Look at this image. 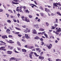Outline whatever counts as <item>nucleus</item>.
<instances>
[{
  "mask_svg": "<svg viewBox=\"0 0 61 61\" xmlns=\"http://www.w3.org/2000/svg\"><path fill=\"white\" fill-rule=\"evenodd\" d=\"M26 30H27V32L29 33L30 32V30L28 29V28H26Z\"/></svg>",
  "mask_w": 61,
  "mask_h": 61,
  "instance_id": "obj_19",
  "label": "nucleus"
},
{
  "mask_svg": "<svg viewBox=\"0 0 61 61\" xmlns=\"http://www.w3.org/2000/svg\"><path fill=\"white\" fill-rule=\"evenodd\" d=\"M17 48L18 50H19V51H20V50H21V48H20L17 47Z\"/></svg>",
  "mask_w": 61,
  "mask_h": 61,
  "instance_id": "obj_38",
  "label": "nucleus"
},
{
  "mask_svg": "<svg viewBox=\"0 0 61 61\" xmlns=\"http://www.w3.org/2000/svg\"><path fill=\"white\" fill-rule=\"evenodd\" d=\"M3 10H2V9H0V12H3Z\"/></svg>",
  "mask_w": 61,
  "mask_h": 61,
  "instance_id": "obj_59",
  "label": "nucleus"
},
{
  "mask_svg": "<svg viewBox=\"0 0 61 61\" xmlns=\"http://www.w3.org/2000/svg\"><path fill=\"white\" fill-rule=\"evenodd\" d=\"M17 44L18 46H21V44L19 42L17 41Z\"/></svg>",
  "mask_w": 61,
  "mask_h": 61,
  "instance_id": "obj_17",
  "label": "nucleus"
},
{
  "mask_svg": "<svg viewBox=\"0 0 61 61\" xmlns=\"http://www.w3.org/2000/svg\"><path fill=\"white\" fill-rule=\"evenodd\" d=\"M2 38L3 39H5V38H8L6 35H4L2 36Z\"/></svg>",
  "mask_w": 61,
  "mask_h": 61,
  "instance_id": "obj_5",
  "label": "nucleus"
},
{
  "mask_svg": "<svg viewBox=\"0 0 61 61\" xmlns=\"http://www.w3.org/2000/svg\"><path fill=\"white\" fill-rule=\"evenodd\" d=\"M52 45L51 44H50L48 46V48L49 49H51V47H52Z\"/></svg>",
  "mask_w": 61,
  "mask_h": 61,
  "instance_id": "obj_10",
  "label": "nucleus"
},
{
  "mask_svg": "<svg viewBox=\"0 0 61 61\" xmlns=\"http://www.w3.org/2000/svg\"><path fill=\"white\" fill-rule=\"evenodd\" d=\"M56 61H61V60L60 59H57L56 60Z\"/></svg>",
  "mask_w": 61,
  "mask_h": 61,
  "instance_id": "obj_36",
  "label": "nucleus"
},
{
  "mask_svg": "<svg viewBox=\"0 0 61 61\" xmlns=\"http://www.w3.org/2000/svg\"><path fill=\"white\" fill-rule=\"evenodd\" d=\"M6 15H7V17H9V14L7 13H6Z\"/></svg>",
  "mask_w": 61,
  "mask_h": 61,
  "instance_id": "obj_39",
  "label": "nucleus"
},
{
  "mask_svg": "<svg viewBox=\"0 0 61 61\" xmlns=\"http://www.w3.org/2000/svg\"><path fill=\"white\" fill-rule=\"evenodd\" d=\"M18 36L19 37H21V36H21L20 35V34H18Z\"/></svg>",
  "mask_w": 61,
  "mask_h": 61,
  "instance_id": "obj_63",
  "label": "nucleus"
},
{
  "mask_svg": "<svg viewBox=\"0 0 61 61\" xmlns=\"http://www.w3.org/2000/svg\"><path fill=\"white\" fill-rule=\"evenodd\" d=\"M25 37L27 39H29L30 38L29 36H28V35L27 34H25Z\"/></svg>",
  "mask_w": 61,
  "mask_h": 61,
  "instance_id": "obj_7",
  "label": "nucleus"
},
{
  "mask_svg": "<svg viewBox=\"0 0 61 61\" xmlns=\"http://www.w3.org/2000/svg\"><path fill=\"white\" fill-rule=\"evenodd\" d=\"M0 42H1V43H3V44H5V45H6V43L3 42V41H0Z\"/></svg>",
  "mask_w": 61,
  "mask_h": 61,
  "instance_id": "obj_40",
  "label": "nucleus"
},
{
  "mask_svg": "<svg viewBox=\"0 0 61 61\" xmlns=\"http://www.w3.org/2000/svg\"><path fill=\"white\" fill-rule=\"evenodd\" d=\"M58 28H56V30H57V32H60V31H61V29L60 28H59V29L57 30Z\"/></svg>",
  "mask_w": 61,
  "mask_h": 61,
  "instance_id": "obj_4",
  "label": "nucleus"
},
{
  "mask_svg": "<svg viewBox=\"0 0 61 61\" xmlns=\"http://www.w3.org/2000/svg\"><path fill=\"white\" fill-rule=\"evenodd\" d=\"M34 46H30L29 47V48L30 49H33V48H34Z\"/></svg>",
  "mask_w": 61,
  "mask_h": 61,
  "instance_id": "obj_26",
  "label": "nucleus"
},
{
  "mask_svg": "<svg viewBox=\"0 0 61 61\" xmlns=\"http://www.w3.org/2000/svg\"><path fill=\"white\" fill-rule=\"evenodd\" d=\"M45 33V32L44 31L43 32H40L38 33V34L39 35H40V34H41V35H44V33Z\"/></svg>",
  "mask_w": 61,
  "mask_h": 61,
  "instance_id": "obj_13",
  "label": "nucleus"
},
{
  "mask_svg": "<svg viewBox=\"0 0 61 61\" xmlns=\"http://www.w3.org/2000/svg\"><path fill=\"white\" fill-rule=\"evenodd\" d=\"M55 23H56H56L57 24V23H58V19H56V20Z\"/></svg>",
  "mask_w": 61,
  "mask_h": 61,
  "instance_id": "obj_29",
  "label": "nucleus"
},
{
  "mask_svg": "<svg viewBox=\"0 0 61 61\" xmlns=\"http://www.w3.org/2000/svg\"><path fill=\"white\" fill-rule=\"evenodd\" d=\"M40 40H41V41H43V39L42 38H41L40 39Z\"/></svg>",
  "mask_w": 61,
  "mask_h": 61,
  "instance_id": "obj_58",
  "label": "nucleus"
},
{
  "mask_svg": "<svg viewBox=\"0 0 61 61\" xmlns=\"http://www.w3.org/2000/svg\"><path fill=\"white\" fill-rule=\"evenodd\" d=\"M25 11L26 12V13H29V11H28V10H25Z\"/></svg>",
  "mask_w": 61,
  "mask_h": 61,
  "instance_id": "obj_31",
  "label": "nucleus"
},
{
  "mask_svg": "<svg viewBox=\"0 0 61 61\" xmlns=\"http://www.w3.org/2000/svg\"><path fill=\"white\" fill-rule=\"evenodd\" d=\"M41 45H44V43L43 42H41Z\"/></svg>",
  "mask_w": 61,
  "mask_h": 61,
  "instance_id": "obj_51",
  "label": "nucleus"
},
{
  "mask_svg": "<svg viewBox=\"0 0 61 61\" xmlns=\"http://www.w3.org/2000/svg\"><path fill=\"white\" fill-rule=\"evenodd\" d=\"M17 15L18 16V17H19V16H20V15L18 13Z\"/></svg>",
  "mask_w": 61,
  "mask_h": 61,
  "instance_id": "obj_49",
  "label": "nucleus"
},
{
  "mask_svg": "<svg viewBox=\"0 0 61 61\" xmlns=\"http://www.w3.org/2000/svg\"><path fill=\"white\" fill-rule=\"evenodd\" d=\"M36 30H34L33 32V34H37V32H36Z\"/></svg>",
  "mask_w": 61,
  "mask_h": 61,
  "instance_id": "obj_12",
  "label": "nucleus"
},
{
  "mask_svg": "<svg viewBox=\"0 0 61 61\" xmlns=\"http://www.w3.org/2000/svg\"><path fill=\"white\" fill-rule=\"evenodd\" d=\"M35 46H36V47H39L38 45L37 44H35Z\"/></svg>",
  "mask_w": 61,
  "mask_h": 61,
  "instance_id": "obj_43",
  "label": "nucleus"
},
{
  "mask_svg": "<svg viewBox=\"0 0 61 61\" xmlns=\"http://www.w3.org/2000/svg\"><path fill=\"white\" fill-rule=\"evenodd\" d=\"M3 61H7V60H5V59H3Z\"/></svg>",
  "mask_w": 61,
  "mask_h": 61,
  "instance_id": "obj_64",
  "label": "nucleus"
},
{
  "mask_svg": "<svg viewBox=\"0 0 61 61\" xmlns=\"http://www.w3.org/2000/svg\"><path fill=\"white\" fill-rule=\"evenodd\" d=\"M25 25H23L22 26V27H23V28H25Z\"/></svg>",
  "mask_w": 61,
  "mask_h": 61,
  "instance_id": "obj_60",
  "label": "nucleus"
},
{
  "mask_svg": "<svg viewBox=\"0 0 61 61\" xmlns=\"http://www.w3.org/2000/svg\"><path fill=\"white\" fill-rule=\"evenodd\" d=\"M9 42L10 43H11V44H13V43L14 44V42L13 41H9Z\"/></svg>",
  "mask_w": 61,
  "mask_h": 61,
  "instance_id": "obj_47",
  "label": "nucleus"
},
{
  "mask_svg": "<svg viewBox=\"0 0 61 61\" xmlns=\"http://www.w3.org/2000/svg\"><path fill=\"white\" fill-rule=\"evenodd\" d=\"M57 31H56V32L55 33V34H57V35H58V33H57Z\"/></svg>",
  "mask_w": 61,
  "mask_h": 61,
  "instance_id": "obj_62",
  "label": "nucleus"
},
{
  "mask_svg": "<svg viewBox=\"0 0 61 61\" xmlns=\"http://www.w3.org/2000/svg\"><path fill=\"white\" fill-rule=\"evenodd\" d=\"M57 14H58V15H60V16H61V14L60 13V12H56Z\"/></svg>",
  "mask_w": 61,
  "mask_h": 61,
  "instance_id": "obj_21",
  "label": "nucleus"
},
{
  "mask_svg": "<svg viewBox=\"0 0 61 61\" xmlns=\"http://www.w3.org/2000/svg\"><path fill=\"white\" fill-rule=\"evenodd\" d=\"M8 11H9L10 12H11V13H13V11H12V10H8Z\"/></svg>",
  "mask_w": 61,
  "mask_h": 61,
  "instance_id": "obj_32",
  "label": "nucleus"
},
{
  "mask_svg": "<svg viewBox=\"0 0 61 61\" xmlns=\"http://www.w3.org/2000/svg\"><path fill=\"white\" fill-rule=\"evenodd\" d=\"M40 31H44V29L41 28L40 29Z\"/></svg>",
  "mask_w": 61,
  "mask_h": 61,
  "instance_id": "obj_33",
  "label": "nucleus"
},
{
  "mask_svg": "<svg viewBox=\"0 0 61 61\" xmlns=\"http://www.w3.org/2000/svg\"><path fill=\"white\" fill-rule=\"evenodd\" d=\"M21 50H22V52H26V51H27L26 50H25V49H23Z\"/></svg>",
  "mask_w": 61,
  "mask_h": 61,
  "instance_id": "obj_24",
  "label": "nucleus"
},
{
  "mask_svg": "<svg viewBox=\"0 0 61 61\" xmlns=\"http://www.w3.org/2000/svg\"><path fill=\"white\" fill-rule=\"evenodd\" d=\"M33 53H34V52H31L30 53V55H33Z\"/></svg>",
  "mask_w": 61,
  "mask_h": 61,
  "instance_id": "obj_53",
  "label": "nucleus"
},
{
  "mask_svg": "<svg viewBox=\"0 0 61 61\" xmlns=\"http://www.w3.org/2000/svg\"><path fill=\"white\" fill-rule=\"evenodd\" d=\"M48 9L47 10V9L46 8H45V10L46 11V12H47V11H48Z\"/></svg>",
  "mask_w": 61,
  "mask_h": 61,
  "instance_id": "obj_48",
  "label": "nucleus"
},
{
  "mask_svg": "<svg viewBox=\"0 0 61 61\" xmlns=\"http://www.w3.org/2000/svg\"><path fill=\"white\" fill-rule=\"evenodd\" d=\"M48 60L49 61H51V59L50 58H49L48 59Z\"/></svg>",
  "mask_w": 61,
  "mask_h": 61,
  "instance_id": "obj_52",
  "label": "nucleus"
},
{
  "mask_svg": "<svg viewBox=\"0 0 61 61\" xmlns=\"http://www.w3.org/2000/svg\"><path fill=\"white\" fill-rule=\"evenodd\" d=\"M29 17L30 18H32V16L31 15H29Z\"/></svg>",
  "mask_w": 61,
  "mask_h": 61,
  "instance_id": "obj_55",
  "label": "nucleus"
},
{
  "mask_svg": "<svg viewBox=\"0 0 61 61\" xmlns=\"http://www.w3.org/2000/svg\"><path fill=\"white\" fill-rule=\"evenodd\" d=\"M29 57H30V58H31V59H33V58L32 57V55H31V54H29Z\"/></svg>",
  "mask_w": 61,
  "mask_h": 61,
  "instance_id": "obj_20",
  "label": "nucleus"
},
{
  "mask_svg": "<svg viewBox=\"0 0 61 61\" xmlns=\"http://www.w3.org/2000/svg\"><path fill=\"white\" fill-rule=\"evenodd\" d=\"M12 36L11 35H9L8 36V37L10 38L12 37Z\"/></svg>",
  "mask_w": 61,
  "mask_h": 61,
  "instance_id": "obj_50",
  "label": "nucleus"
},
{
  "mask_svg": "<svg viewBox=\"0 0 61 61\" xmlns=\"http://www.w3.org/2000/svg\"><path fill=\"white\" fill-rule=\"evenodd\" d=\"M17 9H16V11H17L18 12H19V9H18L19 8V7H17Z\"/></svg>",
  "mask_w": 61,
  "mask_h": 61,
  "instance_id": "obj_27",
  "label": "nucleus"
},
{
  "mask_svg": "<svg viewBox=\"0 0 61 61\" xmlns=\"http://www.w3.org/2000/svg\"><path fill=\"white\" fill-rule=\"evenodd\" d=\"M40 21H41L40 19L39 18L38 19V20H37V21L40 22Z\"/></svg>",
  "mask_w": 61,
  "mask_h": 61,
  "instance_id": "obj_44",
  "label": "nucleus"
},
{
  "mask_svg": "<svg viewBox=\"0 0 61 61\" xmlns=\"http://www.w3.org/2000/svg\"><path fill=\"white\" fill-rule=\"evenodd\" d=\"M12 4H15V5H17L18 4H19V3L15 2H14V1H12Z\"/></svg>",
  "mask_w": 61,
  "mask_h": 61,
  "instance_id": "obj_14",
  "label": "nucleus"
},
{
  "mask_svg": "<svg viewBox=\"0 0 61 61\" xmlns=\"http://www.w3.org/2000/svg\"><path fill=\"white\" fill-rule=\"evenodd\" d=\"M12 52L10 51H8L7 52V54H9L10 55H11L12 54Z\"/></svg>",
  "mask_w": 61,
  "mask_h": 61,
  "instance_id": "obj_11",
  "label": "nucleus"
},
{
  "mask_svg": "<svg viewBox=\"0 0 61 61\" xmlns=\"http://www.w3.org/2000/svg\"><path fill=\"white\" fill-rule=\"evenodd\" d=\"M2 50H3V51H6V49H2Z\"/></svg>",
  "mask_w": 61,
  "mask_h": 61,
  "instance_id": "obj_57",
  "label": "nucleus"
},
{
  "mask_svg": "<svg viewBox=\"0 0 61 61\" xmlns=\"http://www.w3.org/2000/svg\"><path fill=\"white\" fill-rule=\"evenodd\" d=\"M34 3L35 4H36V5H37V3H36V0H34Z\"/></svg>",
  "mask_w": 61,
  "mask_h": 61,
  "instance_id": "obj_42",
  "label": "nucleus"
},
{
  "mask_svg": "<svg viewBox=\"0 0 61 61\" xmlns=\"http://www.w3.org/2000/svg\"><path fill=\"white\" fill-rule=\"evenodd\" d=\"M53 5H53V8H55V6H56V7H57L58 6L57 5H59L60 6H61V5L60 4L59 2L58 3H53Z\"/></svg>",
  "mask_w": 61,
  "mask_h": 61,
  "instance_id": "obj_1",
  "label": "nucleus"
},
{
  "mask_svg": "<svg viewBox=\"0 0 61 61\" xmlns=\"http://www.w3.org/2000/svg\"><path fill=\"white\" fill-rule=\"evenodd\" d=\"M40 14L41 16H43L44 15V13H41Z\"/></svg>",
  "mask_w": 61,
  "mask_h": 61,
  "instance_id": "obj_37",
  "label": "nucleus"
},
{
  "mask_svg": "<svg viewBox=\"0 0 61 61\" xmlns=\"http://www.w3.org/2000/svg\"><path fill=\"white\" fill-rule=\"evenodd\" d=\"M46 26H49V23H48V22H46Z\"/></svg>",
  "mask_w": 61,
  "mask_h": 61,
  "instance_id": "obj_30",
  "label": "nucleus"
},
{
  "mask_svg": "<svg viewBox=\"0 0 61 61\" xmlns=\"http://www.w3.org/2000/svg\"><path fill=\"white\" fill-rule=\"evenodd\" d=\"M13 21H14V22H17V21L15 19H13Z\"/></svg>",
  "mask_w": 61,
  "mask_h": 61,
  "instance_id": "obj_35",
  "label": "nucleus"
},
{
  "mask_svg": "<svg viewBox=\"0 0 61 61\" xmlns=\"http://www.w3.org/2000/svg\"><path fill=\"white\" fill-rule=\"evenodd\" d=\"M15 2H16V3L18 2V0H13Z\"/></svg>",
  "mask_w": 61,
  "mask_h": 61,
  "instance_id": "obj_45",
  "label": "nucleus"
},
{
  "mask_svg": "<svg viewBox=\"0 0 61 61\" xmlns=\"http://www.w3.org/2000/svg\"><path fill=\"white\" fill-rule=\"evenodd\" d=\"M7 22H9V23H11V21L10 20H7Z\"/></svg>",
  "mask_w": 61,
  "mask_h": 61,
  "instance_id": "obj_28",
  "label": "nucleus"
},
{
  "mask_svg": "<svg viewBox=\"0 0 61 61\" xmlns=\"http://www.w3.org/2000/svg\"><path fill=\"white\" fill-rule=\"evenodd\" d=\"M25 20L26 22H30V21H29V20L27 19V18H26V17H25Z\"/></svg>",
  "mask_w": 61,
  "mask_h": 61,
  "instance_id": "obj_8",
  "label": "nucleus"
},
{
  "mask_svg": "<svg viewBox=\"0 0 61 61\" xmlns=\"http://www.w3.org/2000/svg\"><path fill=\"white\" fill-rule=\"evenodd\" d=\"M10 49H12L14 48V47H10Z\"/></svg>",
  "mask_w": 61,
  "mask_h": 61,
  "instance_id": "obj_61",
  "label": "nucleus"
},
{
  "mask_svg": "<svg viewBox=\"0 0 61 61\" xmlns=\"http://www.w3.org/2000/svg\"><path fill=\"white\" fill-rule=\"evenodd\" d=\"M34 54H35V55L36 56L38 57V56H39V55H37V54H36V53L35 52L34 53Z\"/></svg>",
  "mask_w": 61,
  "mask_h": 61,
  "instance_id": "obj_25",
  "label": "nucleus"
},
{
  "mask_svg": "<svg viewBox=\"0 0 61 61\" xmlns=\"http://www.w3.org/2000/svg\"><path fill=\"white\" fill-rule=\"evenodd\" d=\"M6 33H8V34H10V30L9 29H7L6 30Z\"/></svg>",
  "mask_w": 61,
  "mask_h": 61,
  "instance_id": "obj_3",
  "label": "nucleus"
},
{
  "mask_svg": "<svg viewBox=\"0 0 61 61\" xmlns=\"http://www.w3.org/2000/svg\"><path fill=\"white\" fill-rule=\"evenodd\" d=\"M39 59H44V58L43 56H39Z\"/></svg>",
  "mask_w": 61,
  "mask_h": 61,
  "instance_id": "obj_9",
  "label": "nucleus"
},
{
  "mask_svg": "<svg viewBox=\"0 0 61 61\" xmlns=\"http://www.w3.org/2000/svg\"><path fill=\"white\" fill-rule=\"evenodd\" d=\"M56 15V14H54V13H52L51 14V15H52V16H54V15Z\"/></svg>",
  "mask_w": 61,
  "mask_h": 61,
  "instance_id": "obj_41",
  "label": "nucleus"
},
{
  "mask_svg": "<svg viewBox=\"0 0 61 61\" xmlns=\"http://www.w3.org/2000/svg\"><path fill=\"white\" fill-rule=\"evenodd\" d=\"M12 32L13 33H15V34H19V32H14V31H12Z\"/></svg>",
  "mask_w": 61,
  "mask_h": 61,
  "instance_id": "obj_22",
  "label": "nucleus"
},
{
  "mask_svg": "<svg viewBox=\"0 0 61 61\" xmlns=\"http://www.w3.org/2000/svg\"><path fill=\"white\" fill-rule=\"evenodd\" d=\"M34 27H36V28H39V26H38V24L34 25Z\"/></svg>",
  "mask_w": 61,
  "mask_h": 61,
  "instance_id": "obj_6",
  "label": "nucleus"
},
{
  "mask_svg": "<svg viewBox=\"0 0 61 61\" xmlns=\"http://www.w3.org/2000/svg\"><path fill=\"white\" fill-rule=\"evenodd\" d=\"M40 9H41L42 10H43V8L42 6H40Z\"/></svg>",
  "mask_w": 61,
  "mask_h": 61,
  "instance_id": "obj_34",
  "label": "nucleus"
},
{
  "mask_svg": "<svg viewBox=\"0 0 61 61\" xmlns=\"http://www.w3.org/2000/svg\"><path fill=\"white\" fill-rule=\"evenodd\" d=\"M15 28L16 29H17V30H19V31H21V29L19 28H17L16 27H15Z\"/></svg>",
  "mask_w": 61,
  "mask_h": 61,
  "instance_id": "obj_15",
  "label": "nucleus"
},
{
  "mask_svg": "<svg viewBox=\"0 0 61 61\" xmlns=\"http://www.w3.org/2000/svg\"><path fill=\"white\" fill-rule=\"evenodd\" d=\"M23 31L25 33H27V30H24Z\"/></svg>",
  "mask_w": 61,
  "mask_h": 61,
  "instance_id": "obj_46",
  "label": "nucleus"
},
{
  "mask_svg": "<svg viewBox=\"0 0 61 61\" xmlns=\"http://www.w3.org/2000/svg\"><path fill=\"white\" fill-rule=\"evenodd\" d=\"M44 36H46V38H48V36L47 35V34H46V33H44Z\"/></svg>",
  "mask_w": 61,
  "mask_h": 61,
  "instance_id": "obj_18",
  "label": "nucleus"
},
{
  "mask_svg": "<svg viewBox=\"0 0 61 61\" xmlns=\"http://www.w3.org/2000/svg\"><path fill=\"white\" fill-rule=\"evenodd\" d=\"M55 28H56L55 27H52L51 28L52 29H54Z\"/></svg>",
  "mask_w": 61,
  "mask_h": 61,
  "instance_id": "obj_54",
  "label": "nucleus"
},
{
  "mask_svg": "<svg viewBox=\"0 0 61 61\" xmlns=\"http://www.w3.org/2000/svg\"><path fill=\"white\" fill-rule=\"evenodd\" d=\"M36 50L37 51H38V52H39V53H40V52H41V50L39 49V48L38 49H37Z\"/></svg>",
  "mask_w": 61,
  "mask_h": 61,
  "instance_id": "obj_23",
  "label": "nucleus"
},
{
  "mask_svg": "<svg viewBox=\"0 0 61 61\" xmlns=\"http://www.w3.org/2000/svg\"><path fill=\"white\" fill-rule=\"evenodd\" d=\"M54 26L55 27H56V26H58V25L57 24H55Z\"/></svg>",
  "mask_w": 61,
  "mask_h": 61,
  "instance_id": "obj_56",
  "label": "nucleus"
},
{
  "mask_svg": "<svg viewBox=\"0 0 61 61\" xmlns=\"http://www.w3.org/2000/svg\"><path fill=\"white\" fill-rule=\"evenodd\" d=\"M15 60L16 61H18V59H16L15 58L12 57L10 59L9 61H12V60Z\"/></svg>",
  "mask_w": 61,
  "mask_h": 61,
  "instance_id": "obj_2",
  "label": "nucleus"
},
{
  "mask_svg": "<svg viewBox=\"0 0 61 61\" xmlns=\"http://www.w3.org/2000/svg\"><path fill=\"white\" fill-rule=\"evenodd\" d=\"M34 39H40V38H39L38 37L36 36L35 37Z\"/></svg>",
  "mask_w": 61,
  "mask_h": 61,
  "instance_id": "obj_16",
  "label": "nucleus"
}]
</instances>
